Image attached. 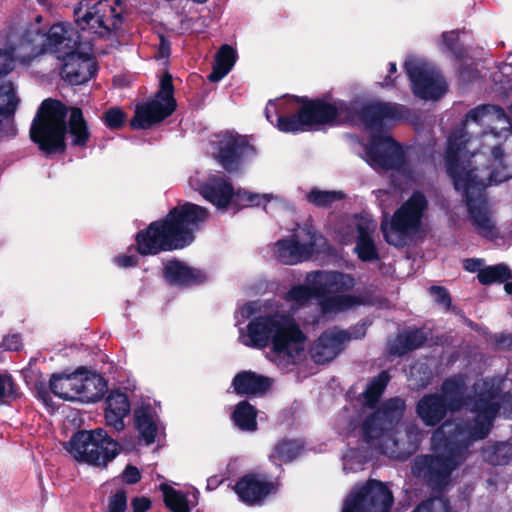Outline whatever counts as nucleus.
Wrapping results in <instances>:
<instances>
[{
	"instance_id": "obj_1",
	"label": "nucleus",
	"mask_w": 512,
	"mask_h": 512,
	"mask_svg": "<svg viewBox=\"0 0 512 512\" xmlns=\"http://www.w3.org/2000/svg\"><path fill=\"white\" fill-rule=\"evenodd\" d=\"M493 74L496 90L512 97V57ZM445 167L465 200L468 218L481 236H498L485 194L487 186L512 178V105L509 116L496 105L471 109L448 137Z\"/></svg>"
},
{
	"instance_id": "obj_2",
	"label": "nucleus",
	"mask_w": 512,
	"mask_h": 512,
	"mask_svg": "<svg viewBox=\"0 0 512 512\" xmlns=\"http://www.w3.org/2000/svg\"><path fill=\"white\" fill-rule=\"evenodd\" d=\"M408 110L400 104L382 101L350 102L324 95L307 100L290 119H278V129L286 133L312 130L319 125H341L356 123L365 125L371 133L362 158L376 171L391 170L406 180L411 179V170L405 160V152L390 134L382 131L383 124L405 119Z\"/></svg>"
},
{
	"instance_id": "obj_3",
	"label": "nucleus",
	"mask_w": 512,
	"mask_h": 512,
	"mask_svg": "<svg viewBox=\"0 0 512 512\" xmlns=\"http://www.w3.org/2000/svg\"><path fill=\"white\" fill-rule=\"evenodd\" d=\"M505 379H481L473 385L472 421H446L431 437L432 455H419L411 471L423 478L433 490H442L451 482V474L466 459L474 441L486 438L499 412L512 419V395L502 393Z\"/></svg>"
},
{
	"instance_id": "obj_4",
	"label": "nucleus",
	"mask_w": 512,
	"mask_h": 512,
	"mask_svg": "<svg viewBox=\"0 0 512 512\" xmlns=\"http://www.w3.org/2000/svg\"><path fill=\"white\" fill-rule=\"evenodd\" d=\"M235 325L243 345L263 349L270 347L268 360L283 371H289L304 356L306 336L289 315L267 312L266 302L249 301L237 307Z\"/></svg>"
},
{
	"instance_id": "obj_5",
	"label": "nucleus",
	"mask_w": 512,
	"mask_h": 512,
	"mask_svg": "<svg viewBox=\"0 0 512 512\" xmlns=\"http://www.w3.org/2000/svg\"><path fill=\"white\" fill-rule=\"evenodd\" d=\"M405 401L390 398L361 421L360 431L364 443L373 452L393 459L405 460L414 453L420 442V432L415 425L406 427L405 439L400 438L402 431L396 429L405 411Z\"/></svg>"
},
{
	"instance_id": "obj_6",
	"label": "nucleus",
	"mask_w": 512,
	"mask_h": 512,
	"mask_svg": "<svg viewBox=\"0 0 512 512\" xmlns=\"http://www.w3.org/2000/svg\"><path fill=\"white\" fill-rule=\"evenodd\" d=\"M209 211L197 204L185 202L173 208L165 220L152 222L137 234L140 254L154 255L160 251L184 248L191 244L194 234L204 224Z\"/></svg>"
},
{
	"instance_id": "obj_7",
	"label": "nucleus",
	"mask_w": 512,
	"mask_h": 512,
	"mask_svg": "<svg viewBox=\"0 0 512 512\" xmlns=\"http://www.w3.org/2000/svg\"><path fill=\"white\" fill-rule=\"evenodd\" d=\"M38 46L34 53L54 54L62 60L61 76L72 85L88 81L96 72L91 55L81 50L79 33L69 23L54 24L46 34L35 33Z\"/></svg>"
},
{
	"instance_id": "obj_8",
	"label": "nucleus",
	"mask_w": 512,
	"mask_h": 512,
	"mask_svg": "<svg viewBox=\"0 0 512 512\" xmlns=\"http://www.w3.org/2000/svg\"><path fill=\"white\" fill-rule=\"evenodd\" d=\"M306 284L317 295L320 316L330 318L363 303L361 297L346 294L356 284L352 275L339 271H314L308 273Z\"/></svg>"
},
{
	"instance_id": "obj_9",
	"label": "nucleus",
	"mask_w": 512,
	"mask_h": 512,
	"mask_svg": "<svg viewBox=\"0 0 512 512\" xmlns=\"http://www.w3.org/2000/svg\"><path fill=\"white\" fill-rule=\"evenodd\" d=\"M428 210L424 194L415 192L391 216L381 222V230L386 242L395 247H403L423 232V220Z\"/></svg>"
},
{
	"instance_id": "obj_10",
	"label": "nucleus",
	"mask_w": 512,
	"mask_h": 512,
	"mask_svg": "<svg viewBox=\"0 0 512 512\" xmlns=\"http://www.w3.org/2000/svg\"><path fill=\"white\" fill-rule=\"evenodd\" d=\"M466 377L454 375L446 379L441 387L443 396L437 393L424 395L417 403L416 413L426 426L438 425L447 411H458L464 406L471 411L472 396L465 397Z\"/></svg>"
},
{
	"instance_id": "obj_11",
	"label": "nucleus",
	"mask_w": 512,
	"mask_h": 512,
	"mask_svg": "<svg viewBox=\"0 0 512 512\" xmlns=\"http://www.w3.org/2000/svg\"><path fill=\"white\" fill-rule=\"evenodd\" d=\"M189 185L213 206L219 210L227 209L229 205L236 206L260 205L271 200H280L273 194H255L245 190L235 191L224 174H212L205 180H200L198 175L189 178Z\"/></svg>"
},
{
	"instance_id": "obj_12",
	"label": "nucleus",
	"mask_w": 512,
	"mask_h": 512,
	"mask_svg": "<svg viewBox=\"0 0 512 512\" xmlns=\"http://www.w3.org/2000/svg\"><path fill=\"white\" fill-rule=\"evenodd\" d=\"M67 109L59 101L46 99L35 116L30 137L45 153H55L65 149Z\"/></svg>"
},
{
	"instance_id": "obj_13",
	"label": "nucleus",
	"mask_w": 512,
	"mask_h": 512,
	"mask_svg": "<svg viewBox=\"0 0 512 512\" xmlns=\"http://www.w3.org/2000/svg\"><path fill=\"white\" fill-rule=\"evenodd\" d=\"M67 450L79 461L94 466H106L121 450L119 443L103 429L80 431L68 442Z\"/></svg>"
},
{
	"instance_id": "obj_14",
	"label": "nucleus",
	"mask_w": 512,
	"mask_h": 512,
	"mask_svg": "<svg viewBox=\"0 0 512 512\" xmlns=\"http://www.w3.org/2000/svg\"><path fill=\"white\" fill-rule=\"evenodd\" d=\"M119 5L120 0H114V6L108 0H82L74 10L75 22L82 31L104 36L121 25Z\"/></svg>"
},
{
	"instance_id": "obj_15",
	"label": "nucleus",
	"mask_w": 512,
	"mask_h": 512,
	"mask_svg": "<svg viewBox=\"0 0 512 512\" xmlns=\"http://www.w3.org/2000/svg\"><path fill=\"white\" fill-rule=\"evenodd\" d=\"M321 236L310 221L297 224L292 233L273 245V255L281 263L296 265L308 260L315 252Z\"/></svg>"
},
{
	"instance_id": "obj_16",
	"label": "nucleus",
	"mask_w": 512,
	"mask_h": 512,
	"mask_svg": "<svg viewBox=\"0 0 512 512\" xmlns=\"http://www.w3.org/2000/svg\"><path fill=\"white\" fill-rule=\"evenodd\" d=\"M172 76L165 73L154 98L136 106L131 126L136 129H148L169 117L176 109Z\"/></svg>"
},
{
	"instance_id": "obj_17",
	"label": "nucleus",
	"mask_w": 512,
	"mask_h": 512,
	"mask_svg": "<svg viewBox=\"0 0 512 512\" xmlns=\"http://www.w3.org/2000/svg\"><path fill=\"white\" fill-rule=\"evenodd\" d=\"M405 71L415 96L424 100H437L447 91V83L436 67L425 58L407 57Z\"/></svg>"
},
{
	"instance_id": "obj_18",
	"label": "nucleus",
	"mask_w": 512,
	"mask_h": 512,
	"mask_svg": "<svg viewBox=\"0 0 512 512\" xmlns=\"http://www.w3.org/2000/svg\"><path fill=\"white\" fill-rule=\"evenodd\" d=\"M393 495L389 488L377 480L356 485L347 495L342 512H389Z\"/></svg>"
},
{
	"instance_id": "obj_19",
	"label": "nucleus",
	"mask_w": 512,
	"mask_h": 512,
	"mask_svg": "<svg viewBox=\"0 0 512 512\" xmlns=\"http://www.w3.org/2000/svg\"><path fill=\"white\" fill-rule=\"evenodd\" d=\"M376 229V223L362 215H353L342 220L336 231L339 241L342 244L350 243L357 236L355 252L362 261H373L378 259V252L372 239Z\"/></svg>"
},
{
	"instance_id": "obj_20",
	"label": "nucleus",
	"mask_w": 512,
	"mask_h": 512,
	"mask_svg": "<svg viewBox=\"0 0 512 512\" xmlns=\"http://www.w3.org/2000/svg\"><path fill=\"white\" fill-rule=\"evenodd\" d=\"M364 335V325L355 328L353 331H344L336 328L329 329L325 331L312 346V358L316 363L331 361L340 353L348 340L361 338Z\"/></svg>"
},
{
	"instance_id": "obj_21",
	"label": "nucleus",
	"mask_w": 512,
	"mask_h": 512,
	"mask_svg": "<svg viewBox=\"0 0 512 512\" xmlns=\"http://www.w3.org/2000/svg\"><path fill=\"white\" fill-rule=\"evenodd\" d=\"M217 159L228 171H235L241 162L255 155V149L245 139L232 133L224 134L217 142Z\"/></svg>"
},
{
	"instance_id": "obj_22",
	"label": "nucleus",
	"mask_w": 512,
	"mask_h": 512,
	"mask_svg": "<svg viewBox=\"0 0 512 512\" xmlns=\"http://www.w3.org/2000/svg\"><path fill=\"white\" fill-rule=\"evenodd\" d=\"M279 488L277 481H269L265 476L258 474L244 475L234 486L239 499L247 505H260Z\"/></svg>"
},
{
	"instance_id": "obj_23",
	"label": "nucleus",
	"mask_w": 512,
	"mask_h": 512,
	"mask_svg": "<svg viewBox=\"0 0 512 512\" xmlns=\"http://www.w3.org/2000/svg\"><path fill=\"white\" fill-rule=\"evenodd\" d=\"M158 410L150 403H141L134 410L135 428L139 434V440L145 445L158 441L163 434L164 426Z\"/></svg>"
},
{
	"instance_id": "obj_24",
	"label": "nucleus",
	"mask_w": 512,
	"mask_h": 512,
	"mask_svg": "<svg viewBox=\"0 0 512 512\" xmlns=\"http://www.w3.org/2000/svg\"><path fill=\"white\" fill-rule=\"evenodd\" d=\"M130 402L127 395L120 391H112L106 398L105 420L107 425L116 431L124 429V418L130 413Z\"/></svg>"
},
{
	"instance_id": "obj_25",
	"label": "nucleus",
	"mask_w": 512,
	"mask_h": 512,
	"mask_svg": "<svg viewBox=\"0 0 512 512\" xmlns=\"http://www.w3.org/2000/svg\"><path fill=\"white\" fill-rule=\"evenodd\" d=\"M164 277L170 284L176 286L199 284L206 278L200 270L177 260H172L165 264Z\"/></svg>"
},
{
	"instance_id": "obj_26",
	"label": "nucleus",
	"mask_w": 512,
	"mask_h": 512,
	"mask_svg": "<svg viewBox=\"0 0 512 512\" xmlns=\"http://www.w3.org/2000/svg\"><path fill=\"white\" fill-rule=\"evenodd\" d=\"M78 399L83 403H94L99 401L106 391L104 379L92 372L79 370Z\"/></svg>"
},
{
	"instance_id": "obj_27",
	"label": "nucleus",
	"mask_w": 512,
	"mask_h": 512,
	"mask_svg": "<svg viewBox=\"0 0 512 512\" xmlns=\"http://www.w3.org/2000/svg\"><path fill=\"white\" fill-rule=\"evenodd\" d=\"M164 502L172 512H191V508L198 502V491L184 493L167 484H161Z\"/></svg>"
},
{
	"instance_id": "obj_28",
	"label": "nucleus",
	"mask_w": 512,
	"mask_h": 512,
	"mask_svg": "<svg viewBox=\"0 0 512 512\" xmlns=\"http://www.w3.org/2000/svg\"><path fill=\"white\" fill-rule=\"evenodd\" d=\"M79 370L71 374H54L50 379V389L55 396L66 401H77L79 391Z\"/></svg>"
},
{
	"instance_id": "obj_29",
	"label": "nucleus",
	"mask_w": 512,
	"mask_h": 512,
	"mask_svg": "<svg viewBox=\"0 0 512 512\" xmlns=\"http://www.w3.org/2000/svg\"><path fill=\"white\" fill-rule=\"evenodd\" d=\"M271 385V380L251 371L238 373L233 380V386L238 394L249 395L266 391Z\"/></svg>"
},
{
	"instance_id": "obj_30",
	"label": "nucleus",
	"mask_w": 512,
	"mask_h": 512,
	"mask_svg": "<svg viewBox=\"0 0 512 512\" xmlns=\"http://www.w3.org/2000/svg\"><path fill=\"white\" fill-rule=\"evenodd\" d=\"M68 133L71 137L73 146L85 147L90 133L87 123L83 117V113L79 108H72L68 121Z\"/></svg>"
},
{
	"instance_id": "obj_31",
	"label": "nucleus",
	"mask_w": 512,
	"mask_h": 512,
	"mask_svg": "<svg viewBox=\"0 0 512 512\" xmlns=\"http://www.w3.org/2000/svg\"><path fill=\"white\" fill-rule=\"evenodd\" d=\"M236 51L229 45H223L216 54L213 70L208 76L212 82L223 79L236 62Z\"/></svg>"
},
{
	"instance_id": "obj_32",
	"label": "nucleus",
	"mask_w": 512,
	"mask_h": 512,
	"mask_svg": "<svg viewBox=\"0 0 512 512\" xmlns=\"http://www.w3.org/2000/svg\"><path fill=\"white\" fill-rule=\"evenodd\" d=\"M426 336L422 330H412L399 334L390 345V353L394 355H404L410 350L420 347Z\"/></svg>"
},
{
	"instance_id": "obj_33",
	"label": "nucleus",
	"mask_w": 512,
	"mask_h": 512,
	"mask_svg": "<svg viewBox=\"0 0 512 512\" xmlns=\"http://www.w3.org/2000/svg\"><path fill=\"white\" fill-rule=\"evenodd\" d=\"M299 104V99L294 96H286L280 99L270 100L265 108L266 119L274 124L273 117L276 118V126L278 127V119H290L291 117H285V114L293 111Z\"/></svg>"
},
{
	"instance_id": "obj_34",
	"label": "nucleus",
	"mask_w": 512,
	"mask_h": 512,
	"mask_svg": "<svg viewBox=\"0 0 512 512\" xmlns=\"http://www.w3.org/2000/svg\"><path fill=\"white\" fill-rule=\"evenodd\" d=\"M257 411L247 401L238 403L232 414L235 426L246 432H254L257 429Z\"/></svg>"
},
{
	"instance_id": "obj_35",
	"label": "nucleus",
	"mask_w": 512,
	"mask_h": 512,
	"mask_svg": "<svg viewBox=\"0 0 512 512\" xmlns=\"http://www.w3.org/2000/svg\"><path fill=\"white\" fill-rule=\"evenodd\" d=\"M482 457L492 465H505L512 459V443L504 441L489 444L483 449Z\"/></svg>"
},
{
	"instance_id": "obj_36",
	"label": "nucleus",
	"mask_w": 512,
	"mask_h": 512,
	"mask_svg": "<svg viewBox=\"0 0 512 512\" xmlns=\"http://www.w3.org/2000/svg\"><path fill=\"white\" fill-rule=\"evenodd\" d=\"M302 449L299 440H283L275 445L269 457L275 464L287 463L298 457Z\"/></svg>"
},
{
	"instance_id": "obj_37",
	"label": "nucleus",
	"mask_w": 512,
	"mask_h": 512,
	"mask_svg": "<svg viewBox=\"0 0 512 512\" xmlns=\"http://www.w3.org/2000/svg\"><path fill=\"white\" fill-rule=\"evenodd\" d=\"M389 382V375L383 371L373 378L363 392V404L366 407H374L384 392Z\"/></svg>"
},
{
	"instance_id": "obj_38",
	"label": "nucleus",
	"mask_w": 512,
	"mask_h": 512,
	"mask_svg": "<svg viewBox=\"0 0 512 512\" xmlns=\"http://www.w3.org/2000/svg\"><path fill=\"white\" fill-rule=\"evenodd\" d=\"M477 278L479 282L484 285L495 282H503L511 278L510 269L507 265L502 263L493 266H487L480 270Z\"/></svg>"
},
{
	"instance_id": "obj_39",
	"label": "nucleus",
	"mask_w": 512,
	"mask_h": 512,
	"mask_svg": "<svg viewBox=\"0 0 512 512\" xmlns=\"http://www.w3.org/2000/svg\"><path fill=\"white\" fill-rule=\"evenodd\" d=\"M441 38L439 48L443 53H450L459 60L464 57V49L459 44V33L457 31L444 32Z\"/></svg>"
},
{
	"instance_id": "obj_40",
	"label": "nucleus",
	"mask_w": 512,
	"mask_h": 512,
	"mask_svg": "<svg viewBox=\"0 0 512 512\" xmlns=\"http://www.w3.org/2000/svg\"><path fill=\"white\" fill-rule=\"evenodd\" d=\"M343 197L344 195L340 191H326L317 188H313L307 194V200L311 204L319 207L328 206L335 201L341 200Z\"/></svg>"
},
{
	"instance_id": "obj_41",
	"label": "nucleus",
	"mask_w": 512,
	"mask_h": 512,
	"mask_svg": "<svg viewBox=\"0 0 512 512\" xmlns=\"http://www.w3.org/2000/svg\"><path fill=\"white\" fill-rule=\"evenodd\" d=\"M370 455L367 452H361L358 449L351 448L343 455V470L345 472L362 469L368 461Z\"/></svg>"
},
{
	"instance_id": "obj_42",
	"label": "nucleus",
	"mask_w": 512,
	"mask_h": 512,
	"mask_svg": "<svg viewBox=\"0 0 512 512\" xmlns=\"http://www.w3.org/2000/svg\"><path fill=\"white\" fill-rule=\"evenodd\" d=\"M432 379V373L424 364H416L410 369L411 385L416 389L427 387Z\"/></svg>"
},
{
	"instance_id": "obj_43",
	"label": "nucleus",
	"mask_w": 512,
	"mask_h": 512,
	"mask_svg": "<svg viewBox=\"0 0 512 512\" xmlns=\"http://www.w3.org/2000/svg\"><path fill=\"white\" fill-rule=\"evenodd\" d=\"M317 298L314 289L310 285H297L292 287L287 293V300L298 305L306 304L310 299Z\"/></svg>"
},
{
	"instance_id": "obj_44",
	"label": "nucleus",
	"mask_w": 512,
	"mask_h": 512,
	"mask_svg": "<svg viewBox=\"0 0 512 512\" xmlns=\"http://www.w3.org/2000/svg\"><path fill=\"white\" fill-rule=\"evenodd\" d=\"M126 119L125 113L118 107L110 108L103 115V120L107 127L111 129L120 128Z\"/></svg>"
},
{
	"instance_id": "obj_45",
	"label": "nucleus",
	"mask_w": 512,
	"mask_h": 512,
	"mask_svg": "<svg viewBox=\"0 0 512 512\" xmlns=\"http://www.w3.org/2000/svg\"><path fill=\"white\" fill-rule=\"evenodd\" d=\"M127 509V495L124 490H118L108 502V512H125Z\"/></svg>"
},
{
	"instance_id": "obj_46",
	"label": "nucleus",
	"mask_w": 512,
	"mask_h": 512,
	"mask_svg": "<svg viewBox=\"0 0 512 512\" xmlns=\"http://www.w3.org/2000/svg\"><path fill=\"white\" fill-rule=\"evenodd\" d=\"M14 394V383L10 376L0 374V403Z\"/></svg>"
},
{
	"instance_id": "obj_47",
	"label": "nucleus",
	"mask_w": 512,
	"mask_h": 512,
	"mask_svg": "<svg viewBox=\"0 0 512 512\" xmlns=\"http://www.w3.org/2000/svg\"><path fill=\"white\" fill-rule=\"evenodd\" d=\"M21 346L22 340L19 334L7 335L0 344V348L6 351H17Z\"/></svg>"
},
{
	"instance_id": "obj_48",
	"label": "nucleus",
	"mask_w": 512,
	"mask_h": 512,
	"mask_svg": "<svg viewBox=\"0 0 512 512\" xmlns=\"http://www.w3.org/2000/svg\"><path fill=\"white\" fill-rule=\"evenodd\" d=\"M495 347L499 350L512 348V336L509 334H496L492 337Z\"/></svg>"
},
{
	"instance_id": "obj_49",
	"label": "nucleus",
	"mask_w": 512,
	"mask_h": 512,
	"mask_svg": "<svg viewBox=\"0 0 512 512\" xmlns=\"http://www.w3.org/2000/svg\"><path fill=\"white\" fill-rule=\"evenodd\" d=\"M430 294L434 297V299L438 303H440L444 306H449L450 297L444 288L438 287V286H433L430 288Z\"/></svg>"
},
{
	"instance_id": "obj_50",
	"label": "nucleus",
	"mask_w": 512,
	"mask_h": 512,
	"mask_svg": "<svg viewBox=\"0 0 512 512\" xmlns=\"http://www.w3.org/2000/svg\"><path fill=\"white\" fill-rule=\"evenodd\" d=\"M141 478L140 471L134 466H127L122 473V479L128 484H135Z\"/></svg>"
},
{
	"instance_id": "obj_51",
	"label": "nucleus",
	"mask_w": 512,
	"mask_h": 512,
	"mask_svg": "<svg viewBox=\"0 0 512 512\" xmlns=\"http://www.w3.org/2000/svg\"><path fill=\"white\" fill-rule=\"evenodd\" d=\"M133 512H146L151 507V501L146 497H136L132 500Z\"/></svg>"
},
{
	"instance_id": "obj_52",
	"label": "nucleus",
	"mask_w": 512,
	"mask_h": 512,
	"mask_svg": "<svg viewBox=\"0 0 512 512\" xmlns=\"http://www.w3.org/2000/svg\"><path fill=\"white\" fill-rule=\"evenodd\" d=\"M114 262L117 266L122 268L133 267L137 264V256L135 255H119L115 257Z\"/></svg>"
},
{
	"instance_id": "obj_53",
	"label": "nucleus",
	"mask_w": 512,
	"mask_h": 512,
	"mask_svg": "<svg viewBox=\"0 0 512 512\" xmlns=\"http://www.w3.org/2000/svg\"><path fill=\"white\" fill-rule=\"evenodd\" d=\"M484 262L482 259L471 258L464 261V268L469 272H480L484 269Z\"/></svg>"
},
{
	"instance_id": "obj_54",
	"label": "nucleus",
	"mask_w": 512,
	"mask_h": 512,
	"mask_svg": "<svg viewBox=\"0 0 512 512\" xmlns=\"http://www.w3.org/2000/svg\"><path fill=\"white\" fill-rule=\"evenodd\" d=\"M460 78L463 80V81H473L474 79L477 78V72L476 71H468L466 68H462L460 70Z\"/></svg>"
},
{
	"instance_id": "obj_55",
	"label": "nucleus",
	"mask_w": 512,
	"mask_h": 512,
	"mask_svg": "<svg viewBox=\"0 0 512 512\" xmlns=\"http://www.w3.org/2000/svg\"><path fill=\"white\" fill-rule=\"evenodd\" d=\"M222 482V479L219 476H211L207 479V485L206 488L209 491H212L216 489L220 483Z\"/></svg>"
},
{
	"instance_id": "obj_56",
	"label": "nucleus",
	"mask_w": 512,
	"mask_h": 512,
	"mask_svg": "<svg viewBox=\"0 0 512 512\" xmlns=\"http://www.w3.org/2000/svg\"><path fill=\"white\" fill-rule=\"evenodd\" d=\"M393 74H390L388 73L384 79L382 81L379 82V85L382 87V88H389V87H392L394 86L395 84V79L396 78H393L392 77Z\"/></svg>"
},
{
	"instance_id": "obj_57",
	"label": "nucleus",
	"mask_w": 512,
	"mask_h": 512,
	"mask_svg": "<svg viewBox=\"0 0 512 512\" xmlns=\"http://www.w3.org/2000/svg\"><path fill=\"white\" fill-rule=\"evenodd\" d=\"M159 52L162 57L169 55V44L164 39H161Z\"/></svg>"
},
{
	"instance_id": "obj_58",
	"label": "nucleus",
	"mask_w": 512,
	"mask_h": 512,
	"mask_svg": "<svg viewBox=\"0 0 512 512\" xmlns=\"http://www.w3.org/2000/svg\"><path fill=\"white\" fill-rule=\"evenodd\" d=\"M397 71V65L395 62H390L389 63V69H388V73L390 74H395Z\"/></svg>"
},
{
	"instance_id": "obj_59",
	"label": "nucleus",
	"mask_w": 512,
	"mask_h": 512,
	"mask_svg": "<svg viewBox=\"0 0 512 512\" xmlns=\"http://www.w3.org/2000/svg\"><path fill=\"white\" fill-rule=\"evenodd\" d=\"M505 290L508 294H512V278L511 281L506 282Z\"/></svg>"
},
{
	"instance_id": "obj_60",
	"label": "nucleus",
	"mask_w": 512,
	"mask_h": 512,
	"mask_svg": "<svg viewBox=\"0 0 512 512\" xmlns=\"http://www.w3.org/2000/svg\"><path fill=\"white\" fill-rule=\"evenodd\" d=\"M355 428H356V426L354 425V423L351 422L350 423V430L353 431V430H355Z\"/></svg>"
},
{
	"instance_id": "obj_61",
	"label": "nucleus",
	"mask_w": 512,
	"mask_h": 512,
	"mask_svg": "<svg viewBox=\"0 0 512 512\" xmlns=\"http://www.w3.org/2000/svg\"><path fill=\"white\" fill-rule=\"evenodd\" d=\"M42 399H43V401L45 402V404H48V403H47L46 396H43V397H42Z\"/></svg>"
}]
</instances>
